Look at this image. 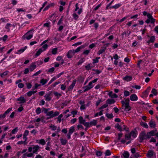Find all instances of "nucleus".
Segmentation results:
<instances>
[{"label": "nucleus", "instance_id": "1", "mask_svg": "<svg viewBox=\"0 0 158 158\" xmlns=\"http://www.w3.org/2000/svg\"><path fill=\"white\" fill-rule=\"evenodd\" d=\"M139 141L141 143L142 142L144 139H149L147 133L146 134L145 131H142L141 132L139 135Z\"/></svg>", "mask_w": 158, "mask_h": 158}, {"label": "nucleus", "instance_id": "2", "mask_svg": "<svg viewBox=\"0 0 158 158\" xmlns=\"http://www.w3.org/2000/svg\"><path fill=\"white\" fill-rule=\"evenodd\" d=\"M147 17L148 18L145 21V22L147 23H149L151 22L152 23H154L155 22V19H153L152 16L149 13L147 14Z\"/></svg>", "mask_w": 158, "mask_h": 158}, {"label": "nucleus", "instance_id": "3", "mask_svg": "<svg viewBox=\"0 0 158 158\" xmlns=\"http://www.w3.org/2000/svg\"><path fill=\"white\" fill-rule=\"evenodd\" d=\"M31 31H28L26 33L25 35H24L23 36H22V39L23 40H25V39H27V40H29L30 39H31L32 36H33V35L32 34H30L29 35V32Z\"/></svg>", "mask_w": 158, "mask_h": 158}, {"label": "nucleus", "instance_id": "4", "mask_svg": "<svg viewBox=\"0 0 158 158\" xmlns=\"http://www.w3.org/2000/svg\"><path fill=\"white\" fill-rule=\"evenodd\" d=\"M156 130H152L150 131L147 132L148 136L150 139L151 138V136H154L156 135Z\"/></svg>", "mask_w": 158, "mask_h": 158}, {"label": "nucleus", "instance_id": "5", "mask_svg": "<svg viewBox=\"0 0 158 158\" xmlns=\"http://www.w3.org/2000/svg\"><path fill=\"white\" fill-rule=\"evenodd\" d=\"M11 110L12 108H9L3 114L0 115V118H4L6 116V115L8 114Z\"/></svg>", "mask_w": 158, "mask_h": 158}, {"label": "nucleus", "instance_id": "6", "mask_svg": "<svg viewBox=\"0 0 158 158\" xmlns=\"http://www.w3.org/2000/svg\"><path fill=\"white\" fill-rule=\"evenodd\" d=\"M32 149L33 150L32 151L33 153L37 154V153L36 152L40 149V147L38 145H33Z\"/></svg>", "mask_w": 158, "mask_h": 158}, {"label": "nucleus", "instance_id": "7", "mask_svg": "<svg viewBox=\"0 0 158 158\" xmlns=\"http://www.w3.org/2000/svg\"><path fill=\"white\" fill-rule=\"evenodd\" d=\"M74 51L73 50H69L67 53V56L69 58H72L74 54Z\"/></svg>", "mask_w": 158, "mask_h": 158}, {"label": "nucleus", "instance_id": "8", "mask_svg": "<svg viewBox=\"0 0 158 158\" xmlns=\"http://www.w3.org/2000/svg\"><path fill=\"white\" fill-rule=\"evenodd\" d=\"M17 100L20 101V102L18 103L19 104L24 103L26 102V100L24 97L22 96L18 98Z\"/></svg>", "mask_w": 158, "mask_h": 158}, {"label": "nucleus", "instance_id": "9", "mask_svg": "<svg viewBox=\"0 0 158 158\" xmlns=\"http://www.w3.org/2000/svg\"><path fill=\"white\" fill-rule=\"evenodd\" d=\"M51 93H48L46 94L45 96V100L46 101H49L51 100V98L50 97Z\"/></svg>", "mask_w": 158, "mask_h": 158}, {"label": "nucleus", "instance_id": "10", "mask_svg": "<svg viewBox=\"0 0 158 158\" xmlns=\"http://www.w3.org/2000/svg\"><path fill=\"white\" fill-rule=\"evenodd\" d=\"M129 156V153L127 152H125L121 155L122 158H128Z\"/></svg>", "mask_w": 158, "mask_h": 158}, {"label": "nucleus", "instance_id": "11", "mask_svg": "<svg viewBox=\"0 0 158 158\" xmlns=\"http://www.w3.org/2000/svg\"><path fill=\"white\" fill-rule=\"evenodd\" d=\"M132 79V77L129 76H126L125 77L123 78V79L127 81H131Z\"/></svg>", "mask_w": 158, "mask_h": 158}, {"label": "nucleus", "instance_id": "12", "mask_svg": "<svg viewBox=\"0 0 158 158\" xmlns=\"http://www.w3.org/2000/svg\"><path fill=\"white\" fill-rule=\"evenodd\" d=\"M124 106L125 107L124 110L126 111H128L131 109V107L129 106L128 102L125 103Z\"/></svg>", "mask_w": 158, "mask_h": 158}, {"label": "nucleus", "instance_id": "13", "mask_svg": "<svg viewBox=\"0 0 158 158\" xmlns=\"http://www.w3.org/2000/svg\"><path fill=\"white\" fill-rule=\"evenodd\" d=\"M130 99L132 101H135L138 99L137 96L135 94H133L130 97Z\"/></svg>", "mask_w": 158, "mask_h": 158}, {"label": "nucleus", "instance_id": "14", "mask_svg": "<svg viewBox=\"0 0 158 158\" xmlns=\"http://www.w3.org/2000/svg\"><path fill=\"white\" fill-rule=\"evenodd\" d=\"M35 63H33L30 66L29 69L30 71H33L36 68V65L35 64Z\"/></svg>", "mask_w": 158, "mask_h": 158}, {"label": "nucleus", "instance_id": "15", "mask_svg": "<svg viewBox=\"0 0 158 158\" xmlns=\"http://www.w3.org/2000/svg\"><path fill=\"white\" fill-rule=\"evenodd\" d=\"M76 81L75 80H74L73 81V82L72 84L69 86L68 88L69 90H72L73 87L75 86Z\"/></svg>", "mask_w": 158, "mask_h": 158}, {"label": "nucleus", "instance_id": "16", "mask_svg": "<svg viewBox=\"0 0 158 158\" xmlns=\"http://www.w3.org/2000/svg\"><path fill=\"white\" fill-rule=\"evenodd\" d=\"M149 125L150 127L153 128H155L156 126L155 122L152 120L150 121L149 123Z\"/></svg>", "mask_w": 158, "mask_h": 158}, {"label": "nucleus", "instance_id": "17", "mask_svg": "<svg viewBox=\"0 0 158 158\" xmlns=\"http://www.w3.org/2000/svg\"><path fill=\"white\" fill-rule=\"evenodd\" d=\"M108 95L110 97L113 98H116L118 97V96L115 94H113L112 91L110 92L108 94Z\"/></svg>", "mask_w": 158, "mask_h": 158}, {"label": "nucleus", "instance_id": "18", "mask_svg": "<svg viewBox=\"0 0 158 158\" xmlns=\"http://www.w3.org/2000/svg\"><path fill=\"white\" fill-rule=\"evenodd\" d=\"M154 153L152 151H149L147 153V156L148 157L150 158L153 156Z\"/></svg>", "mask_w": 158, "mask_h": 158}, {"label": "nucleus", "instance_id": "19", "mask_svg": "<svg viewBox=\"0 0 158 158\" xmlns=\"http://www.w3.org/2000/svg\"><path fill=\"white\" fill-rule=\"evenodd\" d=\"M115 102V101L114 99H108L106 101V102L108 105V104H113Z\"/></svg>", "mask_w": 158, "mask_h": 158}, {"label": "nucleus", "instance_id": "20", "mask_svg": "<svg viewBox=\"0 0 158 158\" xmlns=\"http://www.w3.org/2000/svg\"><path fill=\"white\" fill-rule=\"evenodd\" d=\"M43 51L44 50H43L42 48H40L35 53V57H36L40 55V53Z\"/></svg>", "mask_w": 158, "mask_h": 158}, {"label": "nucleus", "instance_id": "21", "mask_svg": "<svg viewBox=\"0 0 158 158\" xmlns=\"http://www.w3.org/2000/svg\"><path fill=\"white\" fill-rule=\"evenodd\" d=\"M36 141L39 144H42L43 145H44L46 144V142L44 139H42L39 140H36Z\"/></svg>", "mask_w": 158, "mask_h": 158}, {"label": "nucleus", "instance_id": "22", "mask_svg": "<svg viewBox=\"0 0 158 158\" xmlns=\"http://www.w3.org/2000/svg\"><path fill=\"white\" fill-rule=\"evenodd\" d=\"M50 112H52V117H53V118L58 115L60 114L59 112L57 111H56L55 112H54L52 110V111H50Z\"/></svg>", "mask_w": 158, "mask_h": 158}, {"label": "nucleus", "instance_id": "23", "mask_svg": "<svg viewBox=\"0 0 158 158\" xmlns=\"http://www.w3.org/2000/svg\"><path fill=\"white\" fill-rule=\"evenodd\" d=\"M106 49V47H103L98 51V54L99 55L102 54L103 52H104Z\"/></svg>", "mask_w": 158, "mask_h": 158}, {"label": "nucleus", "instance_id": "24", "mask_svg": "<svg viewBox=\"0 0 158 158\" xmlns=\"http://www.w3.org/2000/svg\"><path fill=\"white\" fill-rule=\"evenodd\" d=\"M79 122L80 124H83L85 122V120L83 118L82 116H80L79 118Z\"/></svg>", "mask_w": 158, "mask_h": 158}, {"label": "nucleus", "instance_id": "25", "mask_svg": "<svg viewBox=\"0 0 158 158\" xmlns=\"http://www.w3.org/2000/svg\"><path fill=\"white\" fill-rule=\"evenodd\" d=\"M84 48V46L83 45H81L77 48L75 50H73L74 51L75 53L76 52H77L80 51L81 49L83 48Z\"/></svg>", "mask_w": 158, "mask_h": 158}, {"label": "nucleus", "instance_id": "26", "mask_svg": "<svg viewBox=\"0 0 158 158\" xmlns=\"http://www.w3.org/2000/svg\"><path fill=\"white\" fill-rule=\"evenodd\" d=\"M52 113H51V112L49 111L48 113H47V114H46V115L48 116V117L46 119L48 120V119H49L51 118H53V117H52Z\"/></svg>", "mask_w": 158, "mask_h": 158}, {"label": "nucleus", "instance_id": "27", "mask_svg": "<svg viewBox=\"0 0 158 158\" xmlns=\"http://www.w3.org/2000/svg\"><path fill=\"white\" fill-rule=\"evenodd\" d=\"M90 126H96L97 123V121L95 120H93L92 121L89 123Z\"/></svg>", "mask_w": 158, "mask_h": 158}, {"label": "nucleus", "instance_id": "28", "mask_svg": "<svg viewBox=\"0 0 158 158\" xmlns=\"http://www.w3.org/2000/svg\"><path fill=\"white\" fill-rule=\"evenodd\" d=\"M115 127L117 128L119 131H122V127L119 125L118 123H117L115 125Z\"/></svg>", "mask_w": 158, "mask_h": 158}, {"label": "nucleus", "instance_id": "29", "mask_svg": "<svg viewBox=\"0 0 158 158\" xmlns=\"http://www.w3.org/2000/svg\"><path fill=\"white\" fill-rule=\"evenodd\" d=\"M140 124V125L143 127H144L146 128H148V125L146 123L141 122Z\"/></svg>", "mask_w": 158, "mask_h": 158}, {"label": "nucleus", "instance_id": "30", "mask_svg": "<svg viewBox=\"0 0 158 158\" xmlns=\"http://www.w3.org/2000/svg\"><path fill=\"white\" fill-rule=\"evenodd\" d=\"M121 6V4H116L115 5L113 6H111L110 7V8H114L115 9H116L118 8L120 6Z\"/></svg>", "mask_w": 158, "mask_h": 158}, {"label": "nucleus", "instance_id": "31", "mask_svg": "<svg viewBox=\"0 0 158 158\" xmlns=\"http://www.w3.org/2000/svg\"><path fill=\"white\" fill-rule=\"evenodd\" d=\"M74 127L73 126L71 127L69 129L68 133L72 134L74 132Z\"/></svg>", "mask_w": 158, "mask_h": 158}, {"label": "nucleus", "instance_id": "32", "mask_svg": "<svg viewBox=\"0 0 158 158\" xmlns=\"http://www.w3.org/2000/svg\"><path fill=\"white\" fill-rule=\"evenodd\" d=\"M47 81L48 80L47 79H42L40 81V83L42 84V85H44L47 83Z\"/></svg>", "mask_w": 158, "mask_h": 158}, {"label": "nucleus", "instance_id": "33", "mask_svg": "<svg viewBox=\"0 0 158 158\" xmlns=\"http://www.w3.org/2000/svg\"><path fill=\"white\" fill-rule=\"evenodd\" d=\"M60 141L61 144L63 145H65L66 144L67 141L66 139H60Z\"/></svg>", "mask_w": 158, "mask_h": 158}, {"label": "nucleus", "instance_id": "34", "mask_svg": "<svg viewBox=\"0 0 158 158\" xmlns=\"http://www.w3.org/2000/svg\"><path fill=\"white\" fill-rule=\"evenodd\" d=\"M70 102V101H69L68 100H66L64 102H63L62 103V105H63V106H61L62 108H63L64 106H66Z\"/></svg>", "mask_w": 158, "mask_h": 158}, {"label": "nucleus", "instance_id": "35", "mask_svg": "<svg viewBox=\"0 0 158 158\" xmlns=\"http://www.w3.org/2000/svg\"><path fill=\"white\" fill-rule=\"evenodd\" d=\"M57 48H55L52 49V54L55 55L57 53Z\"/></svg>", "mask_w": 158, "mask_h": 158}, {"label": "nucleus", "instance_id": "36", "mask_svg": "<svg viewBox=\"0 0 158 158\" xmlns=\"http://www.w3.org/2000/svg\"><path fill=\"white\" fill-rule=\"evenodd\" d=\"M131 136H132L134 138H135L136 136V135L135 131H132L130 134Z\"/></svg>", "mask_w": 158, "mask_h": 158}, {"label": "nucleus", "instance_id": "37", "mask_svg": "<svg viewBox=\"0 0 158 158\" xmlns=\"http://www.w3.org/2000/svg\"><path fill=\"white\" fill-rule=\"evenodd\" d=\"M106 116L108 118H113V116L112 114H106Z\"/></svg>", "mask_w": 158, "mask_h": 158}, {"label": "nucleus", "instance_id": "38", "mask_svg": "<svg viewBox=\"0 0 158 158\" xmlns=\"http://www.w3.org/2000/svg\"><path fill=\"white\" fill-rule=\"evenodd\" d=\"M41 108L39 107H38L36 110V114H39L41 113Z\"/></svg>", "mask_w": 158, "mask_h": 158}, {"label": "nucleus", "instance_id": "39", "mask_svg": "<svg viewBox=\"0 0 158 158\" xmlns=\"http://www.w3.org/2000/svg\"><path fill=\"white\" fill-rule=\"evenodd\" d=\"M63 117V115L62 114H61L60 115L58 116V117L57 118L58 121V122L59 123H60L61 120V118L62 117Z\"/></svg>", "mask_w": 158, "mask_h": 158}, {"label": "nucleus", "instance_id": "40", "mask_svg": "<svg viewBox=\"0 0 158 158\" xmlns=\"http://www.w3.org/2000/svg\"><path fill=\"white\" fill-rule=\"evenodd\" d=\"M52 129V130L53 131H55L56 129V127L54 125H51L49 126Z\"/></svg>", "mask_w": 158, "mask_h": 158}, {"label": "nucleus", "instance_id": "41", "mask_svg": "<svg viewBox=\"0 0 158 158\" xmlns=\"http://www.w3.org/2000/svg\"><path fill=\"white\" fill-rule=\"evenodd\" d=\"M111 154V153L109 150H107L105 153V156H109Z\"/></svg>", "mask_w": 158, "mask_h": 158}, {"label": "nucleus", "instance_id": "42", "mask_svg": "<svg viewBox=\"0 0 158 158\" xmlns=\"http://www.w3.org/2000/svg\"><path fill=\"white\" fill-rule=\"evenodd\" d=\"M57 79L56 77H53L51 80L48 83V85H49L52 82H53L56 79Z\"/></svg>", "mask_w": 158, "mask_h": 158}, {"label": "nucleus", "instance_id": "43", "mask_svg": "<svg viewBox=\"0 0 158 158\" xmlns=\"http://www.w3.org/2000/svg\"><path fill=\"white\" fill-rule=\"evenodd\" d=\"M108 106V105L107 104V103H106V104L102 105L101 107H100V108H99V110H101L103 108H106V107Z\"/></svg>", "mask_w": 158, "mask_h": 158}, {"label": "nucleus", "instance_id": "44", "mask_svg": "<svg viewBox=\"0 0 158 158\" xmlns=\"http://www.w3.org/2000/svg\"><path fill=\"white\" fill-rule=\"evenodd\" d=\"M151 92L152 93L155 95H156L157 94V90L155 89H153L152 90Z\"/></svg>", "mask_w": 158, "mask_h": 158}, {"label": "nucleus", "instance_id": "45", "mask_svg": "<svg viewBox=\"0 0 158 158\" xmlns=\"http://www.w3.org/2000/svg\"><path fill=\"white\" fill-rule=\"evenodd\" d=\"M124 96L125 97H127L130 95V93L129 92L125 90L124 92Z\"/></svg>", "mask_w": 158, "mask_h": 158}, {"label": "nucleus", "instance_id": "46", "mask_svg": "<svg viewBox=\"0 0 158 158\" xmlns=\"http://www.w3.org/2000/svg\"><path fill=\"white\" fill-rule=\"evenodd\" d=\"M100 58V57H96L95 59H93V63L95 64L98 62V59Z\"/></svg>", "mask_w": 158, "mask_h": 158}, {"label": "nucleus", "instance_id": "47", "mask_svg": "<svg viewBox=\"0 0 158 158\" xmlns=\"http://www.w3.org/2000/svg\"><path fill=\"white\" fill-rule=\"evenodd\" d=\"M18 130V128L17 127H16L13 129L11 131V133L12 134H14L15 132H16Z\"/></svg>", "mask_w": 158, "mask_h": 158}, {"label": "nucleus", "instance_id": "48", "mask_svg": "<svg viewBox=\"0 0 158 158\" xmlns=\"http://www.w3.org/2000/svg\"><path fill=\"white\" fill-rule=\"evenodd\" d=\"M125 138L126 139H130L131 138V136L130 134H126L125 135Z\"/></svg>", "mask_w": 158, "mask_h": 158}, {"label": "nucleus", "instance_id": "49", "mask_svg": "<svg viewBox=\"0 0 158 158\" xmlns=\"http://www.w3.org/2000/svg\"><path fill=\"white\" fill-rule=\"evenodd\" d=\"M29 133V131L27 130H26L24 132L23 134V136H24V137L25 136H27V135H28Z\"/></svg>", "mask_w": 158, "mask_h": 158}, {"label": "nucleus", "instance_id": "50", "mask_svg": "<svg viewBox=\"0 0 158 158\" xmlns=\"http://www.w3.org/2000/svg\"><path fill=\"white\" fill-rule=\"evenodd\" d=\"M83 125L86 127H90V125L89 124V122H85L83 123Z\"/></svg>", "mask_w": 158, "mask_h": 158}, {"label": "nucleus", "instance_id": "51", "mask_svg": "<svg viewBox=\"0 0 158 158\" xmlns=\"http://www.w3.org/2000/svg\"><path fill=\"white\" fill-rule=\"evenodd\" d=\"M11 25V24H10V23H7L6 25V26L5 27V28L7 29L8 30V31H9L10 29V28H9V27Z\"/></svg>", "mask_w": 158, "mask_h": 158}, {"label": "nucleus", "instance_id": "52", "mask_svg": "<svg viewBox=\"0 0 158 158\" xmlns=\"http://www.w3.org/2000/svg\"><path fill=\"white\" fill-rule=\"evenodd\" d=\"M155 40V37L154 36H151L150 40V41H151V43H153Z\"/></svg>", "mask_w": 158, "mask_h": 158}, {"label": "nucleus", "instance_id": "53", "mask_svg": "<svg viewBox=\"0 0 158 158\" xmlns=\"http://www.w3.org/2000/svg\"><path fill=\"white\" fill-rule=\"evenodd\" d=\"M91 89L89 87V86L88 85L85 86V89L84 90V92L88 91L90 89Z\"/></svg>", "mask_w": 158, "mask_h": 158}, {"label": "nucleus", "instance_id": "54", "mask_svg": "<svg viewBox=\"0 0 158 158\" xmlns=\"http://www.w3.org/2000/svg\"><path fill=\"white\" fill-rule=\"evenodd\" d=\"M34 92H33L32 91H30L27 92V95L29 97L31 96L32 94H34Z\"/></svg>", "mask_w": 158, "mask_h": 158}, {"label": "nucleus", "instance_id": "55", "mask_svg": "<svg viewBox=\"0 0 158 158\" xmlns=\"http://www.w3.org/2000/svg\"><path fill=\"white\" fill-rule=\"evenodd\" d=\"M77 110H73L71 112V114L73 115V117H74L75 115L77 114Z\"/></svg>", "mask_w": 158, "mask_h": 158}, {"label": "nucleus", "instance_id": "56", "mask_svg": "<svg viewBox=\"0 0 158 158\" xmlns=\"http://www.w3.org/2000/svg\"><path fill=\"white\" fill-rule=\"evenodd\" d=\"M73 16L75 20H77L79 17L75 13H73Z\"/></svg>", "mask_w": 158, "mask_h": 158}, {"label": "nucleus", "instance_id": "57", "mask_svg": "<svg viewBox=\"0 0 158 158\" xmlns=\"http://www.w3.org/2000/svg\"><path fill=\"white\" fill-rule=\"evenodd\" d=\"M48 46V45L47 44H45L43 45L41 48H42V49L43 48V50H44V51L47 48Z\"/></svg>", "mask_w": 158, "mask_h": 158}, {"label": "nucleus", "instance_id": "58", "mask_svg": "<svg viewBox=\"0 0 158 158\" xmlns=\"http://www.w3.org/2000/svg\"><path fill=\"white\" fill-rule=\"evenodd\" d=\"M85 68L87 70H89L91 69L90 67V64H88L87 65L85 66Z\"/></svg>", "mask_w": 158, "mask_h": 158}, {"label": "nucleus", "instance_id": "59", "mask_svg": "<svg viewBox=\"0 0 158 158\" xmlns=\"http://www.w3.org/2000/svg\"><path fill=\"white\" fill-rule=\"evenodd\" d=\"M54 94L55 96L57 97H60L61 94L58 93L57 92H55L54 93Z\"/></svg>", "mask_w": 158, "mask_h": 158}, {"label": "nucleus", "instance_id": "60", "mask_svg": "<svg viewBox=\"0 0 158 158\" xmlns=\"http://www.w3.org/2000/svg\"><path fill=\"white\" fill-rule=\"evenodd\" d=\"M50 24V22L46 23L44 24V27H49Z\"/></svg>", "mask_w": 158, "mask_h": 158}, {"label": "nucleus", "instance_id": "61", "mask_svg": "<svg viewBox=\"0 0 158 158\" xmlns=\"http://www.w3.org/2000/svg\"><path fill=\"white\" fill-rule=\"evenodd\" d=\"M78 130H79L80 128H81L82 129H84V127H83V126L81 125V124H79V125H78L77 127Z\"/></svg>", "mask_w": 158, "mask_h": 158}, {"label": "nucleus", "instance_id": "62", "mask_svg": "<svg viewBox=\"0 0 158 158\" xmlns=\"http://www.w3.org/2000/svg\"><path fill=\"white\" fill-rule=\"evenodd\" d=\"M96 155L97 156H100L102 155V152L101 151H97L96 153Z\"/></svg>", "mask_w": 158, "mask_h": 158}, {"label": "nucleus", "instance_id": "63", "mask_svg": "<svg viewBox=\"0 0 158 158\" xmlns=\"http://www.w3.org/2000/svg\"><path fill=\"white\" fill-rule=\"evenodd\" d=\"M84 61V60H83V59H81L78 62L77 64L78 65L81 64Z\"/></svg>", "mask_w": 158, "mask_h": 158}, {"label": "nucleus", "instance_id": "64", "mask_svg": "<svg viewBox=\"0 0 158 158\" xmlns=\"http://www.w3.org/2000/svg\"><path fill=\"white\" fill-rule=\"evenodd\" d=\"M55 68L54 67H52L50 68L48 71L49 72L52 73L54 70Z\"/></svg>", "mask_w": 158, "mask_h": 158}]
</instances>
